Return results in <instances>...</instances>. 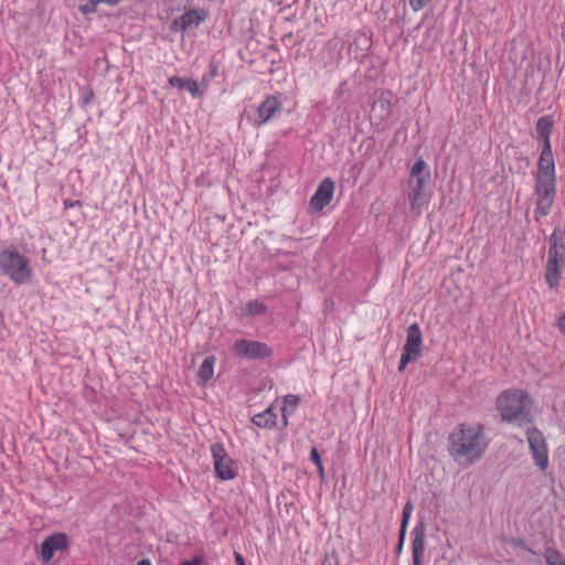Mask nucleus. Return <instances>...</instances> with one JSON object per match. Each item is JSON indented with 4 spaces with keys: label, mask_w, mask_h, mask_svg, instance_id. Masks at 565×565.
<instances>
[{
    "label": "nucleus",
    "mask_w": 565,
    "mask_h": 565,
    "mask_svg": "<svg viewBox=\"0 0 565 565\" xmlns=\"http://www.w3.org/2000/svg\"><path fill=\"white\" fill-rule=\"evenodd\" d=\"M537 168L535 185L536 206L534 210L536 218L546 216L550 213L555 198V163L551 142H544Z\"/></svg>",
    "instance_id": "f257e3e1"
},
{
    "label": "nucleus",
    "mask_w": 565,
    "mask_h": 565,
    "mask_svg": "<svg viewBox=\"0 0 565 565\" xmlns=\"http://www.w3.org/2000/svg\"><path fill=\"white\" fill-rule=\"evenodd\" d=\"M488 439L479 425H460L449 436V452L456 460L472 463L486 451Z\"/></svg>",
    "instance_id": "f03ea898"
},
{
    "label": "nucleus",
    "mask_w": 565,
    "mask_h": 565,
    "mask_svg": "<svg viewBox=\"0 0 565 565\" xmlns=\"http://www.w3.org/2000/svg\"><path fill=\"white\" fill-rule=\"evenodd\" d=\"M495 407L503 422L524 426L532 422L530 395L518 388L505 390L495 401Z\"/></svg>",
    "instance_id": "7ed1b4c3"
},
{
    "label": "nucleus",
    "mask_w": 565,
    "mask_h": 565,
    "mask_svg": "<svg viewBox=\"0 0 565 565\" xmlns=\"http://www.w3.org/2000/svg\"><path fill=\"white\" fill-rule=\"evenodd\" d=\"M564 237L565 231L559 227L554 228L550 237L544 278L546 284L553 289L558 288L562 269L565 266Z\"/></svg>",
    "instance_id": "20e7f679"
},
{
    "label": "nucleus",
    "mask_w": 565,
    "mask_h": 565,
    "mask_svg": "<svg viewBox=\"0 0 565 565\" xmlns=\"http://www.w3.org/2000/svg\"><path fill=\"white\" fill-rule=\"evenodd\" d=\"M430 179V171L423 159H418L411 169L408 179V193L411 211L420 215L423 207L427 205L429 195L425 191V184Z\"/></svg>",
    "instance_id": "39448f33"
},
{
    "label": "nucleus",
    "mask_w": 565,
    "mask_h": 565,
    "mask_svg": "<svg viewBox=\"0 0 565 565\" xmlns=\"http://www.w3.org/2000/svg\"><path fill=\"white\" fill-rule=\"evenodd\" d=\"M0 270L19 285L31 281L33 276L30 259L13 248L0 252Z\"/></svg>",
    "instance_id": "423d86ee"
},
{
    "label": "nucleus",
    "mask_w": 565,
    "mask_h": 565,
    "mask_svg": "<svg viewBox=\"0 0 565 565\" xmlns=\"http://www.w3.org/2000/svg\"><path fill=\"white\" fill-rule=\"evenodd\" d=\"M211 454L216 477L223 481L235 479L237 476V466L228 456L224 446L218 443L213 444L211 446Z\"/></svg>",
    "instance_id": "0eeeda50"
},
{
    "label": "nucleus",
    "mask_w": 565,
    "mask_h": 565,
    "mask_svg": "<svg viewBox=\"0 0 565 565\" xmlns=\"http://www.w3.org/2000/svg\"><path fill=\"white\" fill-rule=\"evenodd\" d=\"M423 337L420 328L417 323H413L407 329L406 342L403 347V354L398 371L405 370L406 365L411 362L417 361L422 355Z\"/></svg>",
    "instance_id": "6e6552de"
},
{
    "label": "nucleus",
    "mask_w": 565,
    "mask_h": 565,
    "mask_svg": "<svg viewBox=\"0 0 565 565\" xmlns=\"http://www.w3.org/2000/svg\"><path fill=\"white\" fill-rule=\"evenodd\" d=\"M233 352L246 360H266L273 355V349L260 341L239 339L233 343Z\"/></svg>",
    "instance_id": "1a4fd4ad"
},
{
    "label": "nucleus",
    "mask_w": 565,
    "mask_h": 565,
    "mask_svg": "<svg viewBox=\"0 0 565 565\" xmlns=\"http://www.w3.org/2000/svg\"><path fill=\"white\" fill-rule=\"evenodd\" d=\"M526 439L535 465L545 470L548 466V451L543 434L535 427L526 430Z\"/></svg>",
    "instance_id": "9d476101"
},
{
    "label": "nucleus",
    "mask_w": 565,
    "mask_h": 565,
    "mask_svg": "<svg viewBox=\"0 0 565 565\" xmlns=\"http://www.w3.org/2000/svg\"><path fill=\"white\" fill-rule=\"evenodd\" d=\"M280 108L281 103L278 97L271 95L255 107L254 113L247 115V119L253 126L259 127L273 119L280 111Z\"/></svg>",
    "instance_id": "9b49d317"
},
{
    "label": "nucleus",
    "mask_w": 565,
    "mask_h": 565,
    "mask_svg": "<svg viewBox=\"0 0 565 565\" xmlns=\"http://www.w3.org/2000/svg\"><path fill=\"white\" fill-rule=\"evenodd\" d=\"M206 18L207 12L204 9H186L183 14L172 20L170 31L174 33L193 31L198 29Z\"/></svg>",
    "instance_id": "f8f14e48"
},
{
    "label": "nucleus",
    "mask_w": 565,
    "mask_h": 565,
    "mask_svg": "<svg viewBox=\"0 0 565 565\" xmlns=\"http://www.w3.org/2000/svg\"><path fill=\"white\" fill-rule=\"evenodd\" d=\"M334 182L330 178L323 179L310 199V207L313 211H322L333 199Z\"/></svg>",
    "instance_id": "ddd939ff"
},
{
    "label": "nucleus",
    "mask_w": 565,
    "mask_h": 565,
    "mask_svg": "<svg viewBox=\"0 0 565 565\" xmlns=\"http://www.w3.org/2000/svg\"><path fill=\"white\" fill-rule=\"evenodd\" d=\"M68 545V539L64 533H55L47 536L42 543L40 547V555L44 563L51 561L54 556V553L57 551H63Z\"/></svg>",
    "instance_id": "4468645a"
},
{
    "label": "nucleus",
    "mask_w": 565,
    "mask_h": 565,
    "mask_svg": "<svg viewBox=\"0 0 565 565\" xmlns=\"http://www.w3.org/2000/svg\"><path fill=\"white\" fill-rule=\"evenodd\" d=\"M277 417L276 407L271 404L264 412L255 414L252 422L260 428H274L277 425Z\"/></svg>",
    "instance_id": "2eb2a0df"
},
{
    "label": "nucleus",
    "mask_w": 565,
    "mask_h": 565,
    "mask_svg": "<svg viewBox=\"0 0 565 565\" xmlns=\"http://www.w3.org/2000/svg\"><path fill=\"white\" fill-rule=\"evenodd\" d=\"M169 84L178 89H186L193 98H198L203 95L198 82L191 78L172 76L169 78Z\"/></svg>",
    "instance_id": "dca6fc26"
},
{
    "label": "nucleus",
    "mask_w": 565,
    "mask_h": 565,
    "mask_svg": "<svg viewBox=\"0 0 565 565\" xmlns=\"http://www.w3.org/2000/svg\"><path fill=\"white\" fill-rule=\"evenodd\" d=\"M300 397L295 394H287L282 397V406L280 407L282 426H288V418L291 416L298 407Z\"/></svg>",
    "instance_id": "f3484780"
},
{
    "label": "nucleus",
    "mask_w": 565,
    "mask_h": 565,
    "mask_svg": "<svg viewBox=\"0 0 565 565\" xmlns=\"http://www.w3.org/2000/svg\"><path fill=\"white\" fill-rule=\"evenodd\" d=\"M215 362H216V359L213 355H210L204 359V361L202 362V364L200 365V369L198 371V383L199 384H205L213 377Z\"/></svg>",
    "instance_id": "a211bd4d"
},
{
    "label": "nucleus",
    "mask_w": 565,
    "mask_h": 565,
    "mask_svg": "<svg viewBox=\"0 0 565 565\" xmlns=\"http://www.w3.org/2000/svg\"><path fill=\"white\" fill-rule=\"evenodd\" d=\"M553 127L554 121L550 116H543L536 121V131L544 139V142H550Z\"/></svg>",
    "instance_id": "6ab92c4d"
},
{
    "label": "nucleus",
    "mask_w": 565,
    "mask_h": 565,
    "mask_svg": "<svg viewBox=\"0 0 565 565\" xmlns=\"http://www.w3.org/2000/svg\"><path fill=\"white\" fill-rule=\"evenodd\" d=\"M267 311L265 302L259 300H250L243 309V316L257 317Z\"/></svg>",
    "instance_id": "aec40b11"
},
{
    "label": "nucleus",
    "mask_w": 565,
    "mask_h": 565,
    "mask_svg": "<svg viewBox=\"0 0 565 565\" xmlns=\"http://www.w3.org/2000/svg\"><path fill=\"white\" fill-rule=\"evenodd\" d=\"M190 6V0H164L163 10L168 17L175 11L186 10Z\"/></svg>",
    "instance_id": "412c9836"
},
{
    "label": "nucleus",
    "mask_w": 565,
    "mask_h": 565,
    "mask_svg": "<svg viewBox=\"0 0 565 565\" xmlns=\"http://www.w3.org/2000/svg\"><path fill=\"white\" fill-rule=\"evenodd\" d=\"M373 110L380 111L381 119L386 118L391 111V100L382 94L373 104Z\"/></svg>",
    "instance_id": "4be33fe9"
},
{
    "label": "nucleus",
    "mask_w": 565,
    "mask_h": 565,
    "mask_svg": "<svg viewBox=\"0 0 565 565\" xmlns=\"http://www.w3.org/2000/svg\"><path fill=\"white\" fill-rule=\"evenodd\" d=\"M546 565H565V557L561 552L553 547H547L544 552Z\"/></svg>",
    "instance_id": "5701e85b"
},
{
    "label": "nucleus",
    "mask_w": 565,
    "mask_h": 565,
    "mask_svg": "<svg viewBox=\"0 0 565 565\" xmlns=\"http://www.w3.org/2000/svg\"><path fill=\"white\" fill-rule=\"evenodd\" d=\"M412 550H413L414 564L419 565L420 558H422L424 550H425L424 539L422 536H416L413 540Z\"/></svg>",
    "instance_id": "b1692460"
},
{
    "label": "nucleus",
    "mask_w": 565,
    "mask_h": 565,
    "mask_svg": "<svg viewBox=\"0 0 565 565\" xmlns=\"http://www.w3.org/2000/svg\"><path fill=\"white\" fill-rule=\"evenodd\" d=\"M310 459L316 463V466L318 468V471H319V475L323 476L324 469H323V465H322V461H321V457H320L317 448H312L311 449V451H310Z\"/></svg>",
    "instance_id": "393cba45"
},
{
    "label": "nucleus",
    "mask_w": 565,
    "mask_h": 565,
    "mask_svg": "<svg viewBox=\"0 0 565 565\" xmlns=\"http://www.w3.org/2000/svg\"><path fill=\"white\" fill-rule=\"evenodd\" d=\"M412 512H413V505L409 502H407L403 509L402 533H404V531L407 526V523L412 515Z\"/></svg>",
    "instance_id": "a878e982"
},
{
    "label": "nucleus",
    "mask_w": 565,
    "mask_h": 565,
    "mask_svg": "<svg viewBox=\"0 0 565 565\" xmlns=\"http://www.w3.org/2000/svg\"><path fill=\"white\" fill-rule=\"evenodd\" d=\"M102 1L88 0L86 4L79 7V10L85 14L94 13L96 11V7Z\"/></svg>",
    "instance_id": "bb28decb"
},
{
    "label": "nucleus",
    "mask_w": 565,
    "mask_h": 565,
    "mask_svg": "<svg viewBox=\"0 0 565 565\" xmlns=\"http://www.w3.org/2000/svg\"><path fill=\"white\" fill-rule=\"evenodd\" d=\"M430 0H409V6L413 9V11L418 12L422 10L427 2Z\"/></svg>",
    "instance_id": "cd10ccee"
},
{
    "label": "nucleus",
    "mask_w": 565,
    "mask_h": 565,
    "mask_svg": "<svg viewBox=\"0 0 565 565\" xmlns=\"http://www.w3.org/2000/svg\"><path fill=\"white\" fill-rule=\"evenodd\" d=\"M556 324L558 330L565 334V313L558 316Z\"/></svg>",
    "instance_id": "c85d7f7f"
},
{
    "label": "nucleus",
    "mask_w": 565,
    "mask_h": 565,
    "mask_svg": "<svg viewBox=\"0 0 565 565\" xmlns=\"http://www.w3.org/2000/svg\"><path fill=\"white\" fill-rule=\"evenodd\" d=\"M202 562H203L202 557L196 556L191 561L183 562L181 565H202Z\"/></svg>",
    "instance_id": "c756f323"
},
{
    "label": "nucleus",
    "mask_w": 565,
    "mask_h": 565,
    "mask_svg": "<svg viewBox=\"0 0 565 565\" xmlns=\"http://www.w3.org/2000/svg\"><path fill=\"white\" fill-rule=\"evenodd\" d=\"M235 564L236 565H246L245 559L242 554L235 553Z\"/></svg>",
    "instance_id": "7c9ffc66"
},
{
    "label": "nucleus",
    "mask_w": 565,
    "mask_h": 565,
    "mask_svg": "<svg viewBox=\"0 0 565 565\" xmlns=\"http://www.w3.org/2000/svg\"><path fill=\"white\" fill-rule=\"evenodd\" d=\"M137 565H152L149 559H141L137 563Z\"/></svg>",
    "instance_id": "2f4dec72"
}]
</instances>
